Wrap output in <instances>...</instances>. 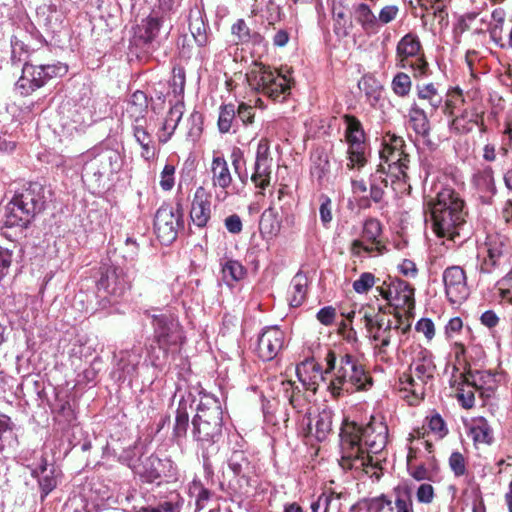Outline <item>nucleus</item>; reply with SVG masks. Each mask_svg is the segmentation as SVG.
Masks as SVG:
<instances>
[{
	"instance_id": "nucleus-1",
	"label": "nucleus",
	"mask_w": 512,
	"mask_h": 512,
	"mask_svg": "<svg viewBox=\"0 0 512 512\" xmlns=\"http://www.w3.org/2000/svg\"><path fill=\"white\" fill-rule=\"evenodd\" d=\"M325 362L327 367L324 373L321 366L313 360H306L297 365V377L306 389L315 392L318 380H324V374L332 371L333 376L328 384V390L335 398L355 391L368 390L372 386V378L354 356L346 353L337 359L335 352L329 350Z\"/></svg>"
},
{
	"instance_id": "nucleus-26",
	"label": "nucleus",
	"mask_w": 512,
	"mask_h": 512,
	"mask_svg": "<svg viewBox=\"0 0 512 512\" xmlns=\"http://www.w3.org/2000/svg\"><path fill=\"white\" fill-rule=\"evenodd\" d=\"M381 235V225L380 222L376 219H368L364 223L363 228V238L366 241L371 242V246H363L364 250L367 252H371L374 249L381 251V245L378 238ZM358 247H362V243L360 241H354L353 250L356 251Z\"/></svg>"
},
{
	"instance_id": "nucleus-31",
	"label": "nucleus",
	"mask_w": 512,
	"mask_h": 512,
	"mask_svg": "<svg viewBox=\"0 0 512 512\" xmlns=\"http://www.w3.org/2000/svg\"><path fill=\"white\" fill-rule=\"evenodd\" d=\"M148 109V99L144 92L136 91L131 95L126 107V114L135 122L145 117Z\"/></svg>"
},
{
	"instance_id": "nucleus-38",
	"label": "nucleus",
	"mask_w": 512,
	"mask_h": 512,
	"mask_svg": "<svg viewBox=\"0 0 512 512\" xmlns=\"http://www.w3.org/2000/svg\"><path fill=\"white\" fill-rule=\"evenodd\" d=\"M307 292V277L302 273H297L290 286V305L293 307L300 306L305 300Z\"/></svg>"
},
{
	"instance_id": "nucleus-10",
	"label": "nucleus",
	"mask_w": 512,
	"mask_h": 512,
	"mask_svg": "<svg viewBox=\"0 0 512 512\" xmlns=\"http://www.w3.org/2000/svg\"><path fill=\"white\" fill-rule=\"evenodd\" d=\"M484 375L480 372L460 373L454 376L452 387L456 390V397L463 408L470 409L475 404V393L481 397H490L493 392L491 386L485 388L483 386Z\"/></svg>"
},
{
	"instance_id": "nucleus-30",
	"label": "nucleus",
	"mask_w": 512,
	"mask_h": 512,
	"mask_svg": "<svg viewBox=\"0 0 512 512\" xmlns=\"http://www.w3.org/2000/svg\"><path fill=\"white\" fill-rule=\"evenodd\" d=\"M259 229L262 235L270 238L279 233L281 229V218L275 208L269 207L262 213Z\"/></svg>"
},
{
	"instance_id": "nucleus-28",
	"label": "nucleus",
	"mask_w": 512,
	"mask_h": 512,
	"mask_svg": "<svg viewBox=\"0 0 512 512\" xmlns=\"http://www.w3.org/2000/svg\"><path fill=\"white\" fill-rule=\"evenodd\" d=\"M332 423L333 412L328 408H324L318 413L314 423H309L310 433L314 434L319 441H323L332 431Z\"/></svg>"
},
{
	"instance_id": "nucleus-12",
	"label": "nucleus",
	"mask_w": 512,
	"mask_h": 512,
	"mask_svg": "<svg viewBox=\"0 0 512 512\" xmlns=\"http://www.w3.org/2000/svg\"><path fill=\"white\" fill-rule=\"evenodd\" d=\"M394 494L393 506L392 501L384 495L364 501L363 505L369 512H381L386 506L393 512H414L411 491L407 486L396 487Z\"/></svg>"
},
{
	"instance_id": "nucleus-4",
	"label": "nucleus",
	"mask_w": 512,
	"mask_h": 512,
	"mask_svg": "<svg viewBox=\"0 0 512 512\" xmlns=\"http://www.w3.org/2000/svg\"><path fill=\"white\" fill-rule=\"evenodd\" d=\"M222 421L220 402L213 396L203 395L192 421L195 440L203 447L217 442L222 433Z\"/></svg>"
},
{
	"instance_id": "nucleus-52",
	"label": "nucleus",
	"mask_w": 512,
	"mask_h": 512,
	"mask_svg": "<svg viewBox=\"0 0 512 512\" xmlns=\"http://www.w3.org/2000/svg\"><path fill=\"white\" fill-rule=\"evenodd\" d=\"M428 428L438 439H442L448 433V429L443 418L439 414H434L427 418Z\"/></svg>"
},
{
	"instance_id": "nucleus-22",
	"label": "nucleus",
	"mask_w": 512,
	"mask_h": 512,
	"mask_svg": "<svg viewBox=\"0 0 512 512\" xmlns=\"http://www.w3.org/2000/svg\"><path fill=\"white\" fill-rule=\"evenodd\" d=\"M364 131L346 133L348 148V169H361L366 165V146L364 144Z\"/></svg>"
},
{
	"instance_id": "nucleus-62",
	"label": "nucleus",
	"mask_w": 512,
	"mask_h": 512,
	"mask_svg": "<svg viewBox=\"0 0 512 512\" xmlns=\"http://www.w3.org/2000/svg\"><path fill=\"white\" fill-rule=\"evenodd\" d=\"M236 114L238 118L242 121V123L245 125L252 123L255 117L253 107L245 103H241L238 105L236 109Z\"/></svg>"
},
{
	"instance_id": "nucleus-7",
	"label": "nucleus",
	"mask_w": 512,
	"mask_h": 512,
	"mask_svg": "<svg viewBox=\"0 0 512 512\" xmlns=\"http://www.w3.org/2000/svg\"><path fill=\"white\" fill-rule=\"evenodd\" d=\"M249 86L257 92L272 98L284 99L290 90L289 79L269 66L255 62L247 73Z\"/></svg>"
},
{
	"instance_id": "nucleus-34",
	"label": "nucleus",
	"mask_w": 512,
	"mask_h": 512,
	"mask_svg": "<svg viewBox=\"0 0 512 512\" xmlns=\"http://www.w3.org/2000/svg\"><path fill=\"white\" fill-rule=\"evenodd\" d=\"M333 19H334V30L337 35L346 36L349 33L350 28L352 27V22L349 17L348 9L341 5V3H337L336 0L333 1Z\"/></svg>"
},
{
	"instance_id": "nucleus-58",
	"label": "nucleus",
	"mask_w": 512,
	"mask_h": 512,
	"mask_svg": "<svg viewBox=\"0 0 512 512\" xmlns=\"http://www.w3.org/2000/svg\"><path fill=\"white\" fill-rule=\"evenodd\" d=\"M449 465L456 476H463L466 473V461L460 452H453L449 458Z\"/></svg>"
},
{
	"instance_id": "nucleus-5",
	"label": "nucleus",
	"mask_w": 512,
	"mask_h": 512,
	"mask_svg": "<svg viewBox=\"0 0 512 512\" xmlns=\"http://www.w3.org/2000/svg\"><path fill=\"white\" fill-rule=\"evenodd\" d=\"M479 271L482 274L501 273L512 262V245L510 240L497 232L487 233L479 242L477 249Z\"/></svg>"
},
{
	"instance_id": "nucleus-61",
	"label": "nucleus",
	"mask_w": 512,
	"mask_h": 512,
	"mask_svg": "<svg viewBox=\"0 0 512 512\" xmlns=\"http://www.w3.org/2000/svg\"><path fill=\"white\" fill-rule=\"evenodd\" d=\"M477 187L482 191L487 192H494L495 186H494V180L489 172H484L482 174H479L475 179Z\"/></svg>"
},
{
	"instance_id": "nucleus-43",
	"label": "nucleus",
	"mask_w": 512,
	"mask_h": 512,
	"mask_svg": "<svg viewBox=\"0 0 512 512\" xmlns=\"http://www.w3.org/2000/svg\"><path fill=\"white\" fill-rule=\"evenodd\" d=\"M236 116V107L234 104H226L221 106L218 128L221 133H228L233 127V123Z\"/></svg>"
},
{
	"instance_id": "nucleus-3",
	"label": "nucleus",
	"mask_w": 512,
	"mask_h": 512,
	"mask_svg": "<svg viewBox=\"0 0 512 512\" xmlns=\"http://www.w3.org/2000/svg\"><path fill=\"white\" fill-rule=\"evenodd\" d=\"M431 212L433 230L439 237L454 240L460 236L466 226L464 201L452 189L445 188L428 203Z\"/></svg>"
},
{
	"instance_id": "nucleus-29",
	"label": "nucleus",
	"mask_w": 512,
	"mask_h": 512,
	"mask_svg": "<svg viewBox=\"0 0 512 512\" xmlns=\"http://www.w3.org/2000/svg\"><path fill=\"white\" fill-rule=\"evenodd\" d=\"M468 429L475 444H490L492 442V429L485 418L472 419L468 424Z\"/></svg>"
},
{
	"instance_id": "nucleus-44",
	"label": "nucleus",
	"mask_w": 512,
	"mask_h": 512,
	"mask_svg": "<svg viewBox=\"0 0 512 512\" xmlns=\"http://www.w3.org/2000/svg\"><path fill=\"white\" fill-rule=\"evenodd\" d=\"M189 426V413L185 404H179L176 410L175 424L173 433L176 438H183L186 436Z\"/></svg>"
},
{
	"instance_id": "nucleus-9",
	"label": "nucleus",
	"mask_w": 512,
	"mask_h": 512,
	"mask_svg": "<svg viewBox=\"0 0 512 512\" xmlns=\"http://www.w3.org/2000/svg\"><path fill=\"white\" fill-rule=\"evenodd\" d=\"M376 291L389 305L404 313L410 314L415 307L414 288L404 280L389 277L376 286Z\"/></svg>"
},
{
	"instance_id": "nucleus-48",
	"label": "nucleus",
	"mask_w": 512,
	"mask_h": 512,
	"mask_svg": "<svg viewBox=\"0 0 512 512\" xmlns=\"http://www.w3.org/2000/svg\"><path fill=\"white\" fill-rule=\"evenodd\" d=\"M379 282L372 273L364 272L353 282V289L357 294H367L369 290Z\"/></svg>"
},
{
	"instance_id": "nucleus-55",
	"label": "nucleus",
	"mask_w": 512,
	"mask_h": 512,
	"mask_svg": "<svg viewBox=\"0 0 512 512\" xmlns=\"http://www.w3.org/2000/svg\"><path fill=\"white\" fill-rule=\"evenodd\" d=\"M190 30L192 33V36L194 37L195 41L199 46H203L207 42L206 34H205V28H204V22L201 18H196L195 20L190 22Z\"/></svg>"
},
{
	"instance_id": "nucleus-21",
	"label": "nucleus",
	"mask_w": 512,
	"mask_h": 512,
	"mask_svg": "<svg viewBox=\"0 0 512 512\" xmlns=\"http://www.w3.org/2000/svg\"><path fill=\"white\" fill-rule=\"evenodd\" d=\"M190 218L194 225L203 228L211 218L210 194L202 186L194 193L191 204Z\"/></svg>"
},
{
	"instance_id": "nucleus-37",
	"label": "nucleus",
	"mask_w": 512,
	"mask_h": 512,
	"mask_svg": "<svg viewBox=\"0 0 512 512\" xmlns=\"http://www.w3.org/2000/svg\"><path fill=\"white\" fill-rule=\"evenodd\" d=\"M409 122L416 134L423 137L429 134V120L423 108L414 105L409 111Z\"/></svg>"
},
{
	"instance_id": "nucleus-51",
	"label": "nucleus",
	"mask_w": 512,
	"mask_h": 512,
	"mask_svg": "<svg viewBox=\"0 0 512 512\" xmlns=\"http://www.w3.org/2000/svg\"><path fill=\"white\" fill-rule=\"evenodd\" d=\"M413 457H414V451L412 448H410L409 453L407 455V464H408V469L410 471V475L418 481L431 479L432 472L428 468H426L424 465H418L415 467L412 466L411 462H412Z\"/></svg>"
},
{
	"instance_id": "nucleus-27",
	"label": "nucleus",
	"mask_w": 512,
	"mask_h": 512,
	"mask_svg": "<svg viewBox=\"0 0 512 512\" xmlns=\"http://www.w3.org/2000/svg\"><path fill=\"white\" fill-rule=\"evenodd\" d=\"M184 113V103L178 100L169 110L168 115L162 126V133L159 135V141L166 143L173 135Z\"/></svg>"
},
{
	"instance_id": "nucleus-49",
	"label": "nucleus",
	"mask_w": 512,
	"mask_h": 512,
	"mask_svg": "<svg viewBox=\"0 0 512 512\" xmlns=\"http://www.w3.org/2000/svg\"><path fill=\"white\" fill-rule=\"evenodd\" d=\"M449 0H418L419 4L425 8L426 10L431 9L434 15L439 19L441 23L447 17V13L445 11L446 4Z\"/></svg>"
},
{
	"instance_id": "nucleus-14",
	"label": "nucleus",
	"mask_w": 512,
	"mask_h": 512,
	"mask_svg": "<svg viewBox=\"0 0 512 512\" xmlns=\"http://www.w3.org/2000/svg\"><path fill=\"white\" fill-rule=\"evenodd\" d=\"M129 288V282L125 273L118 268L106 269L97 283L98 292L103 297H110L113 301H117L121 298L127 289Z\"/></svg>"
},
{
	"instance_id": "nucleus-19",
	"label": "nucleus",
	"mask_w": 512,
	"mask_h": 512,
	"mask_svg": "<svg viewBox=\"0 0 512 512\" xmlns=\"http://www.w3.org/2000/svg\"><path fill=\"white\" fill-rule=\"evenodd\" d=\"M155 332L159 345L164 349L177 346L182 342L183 337L180 325L173 318H157Z\"/></svg>"
},
{
	"instance_id": "nucleus-18",
	"label": "nucleus",
	"mask_w": 512,
	"mask_h": 512,
	"mask_svg": "<svg viewBox=\"0 0 512 512\" xmlns=\"http://www.w3.org/2000/svg\"><path fill=\"white\" fill-rule=\"evenodd\" d=\"M399 391L403 394L410 405H415L426 395L427 390L432 386L429 382L414 376L410 370H407L399 377Z\"/></svg>"
},
{
	"instance_id": "nucleus-6",
	"label": "nucleus",
	"mask_w": 512,
	"mask_h": 512,
	"mask_svg": "<svg viewBox=\"0 0 512 512\" xmlns=\"http://www.w3.org/2000/svg\"><path fill=\"white\" fill-rule=\"evenodd\" d=\"M44 207L42 187L30 185L16 194L5 208L4 223L7 228L17 227L21 230L30 223L32 218Z\"/></svg>"
},
{
	"instance_id": "nucleus-16",
	"label": "nucleus",
	"mask_w": 512,
	"mask_h": 512,
	"mask_svg": "<svg viewBox=\"0 0 512 512\" xmlns=\"http://www.w3.org/2000/svg\"><path fill=\"white\" fill-rule=\"evenodd\" d=\"M269 142L266 138L259 141L256 151L254 173L251 176L256 187L265 189L270 185L272 158L269 156Z\"/></svg>"
},
{
	"instance_id": "nucleus-42",
	"label": "nucleus",
	"mask_w": 512,
	"mask_h": 512,
	"mask_svg": "<svg viewBox=\"0 0 512 512\" xmlns=\"http://www.w3.org/2000/svg\"><path fill=\"white\" fill-rule=\"evenodd\" d=\"M313 165L311 167V175L319 183L328 175L330 171V163L326 154L320 153L312 157Z\"/></svg>"
},
{
	"instance_id": "nucleus-64",
	"label": "nucleus",
	"mask_w": 512,
	"mask_h": 512,
	"mask_svg": "<svg viewBox=\"0 0 512 512\" xmlns=\"http://www.w3.org/2000/svg\"><path fill=\"white\" fill-rule=\"evenodd\" d=\"M416 330L423 333L427 339H432L435 334L434 324L430 319L423 318L416 324Z\"/></svg>"
},
{
	"instance_id": "nucleus-35",
	"label": "nucleus",
	"mask_w": 512,
	"mask_h": 512,
	"mask_svg": "<svg viewBox=\"0 0 512 512\" xmlns=\"http://www.w3.org/2000/svg\"><path fill=\"white\" fill-rule=\"evenodd\" d=\"M354 17L366 32L378 31L377 16L368 5L364 3L357 4L354 7Z\"/></svg>"
},
{
	"instance_id": "nucleus-36",
	"label": "nucleus",
	"mask_w": 512,
	"mask_h": 512,
	"mask_svg": "<svg viewBox=\"0 0 512 512\" xmlns=\"http://www.w3.org/2000/svg\"><path fill=\"white\" fill-rule=\"evenodd\" d=\"M221 272L222 279L229 286H233L236 282L243 279L246 274V270L243 265L239 261L232 259L226 260L222 264Z\"/></svg>"
},
{
	"instance_id": "nucleus-17",
	"label": "nucleus",
	"mask_w": 512,
	"mask_h": 512,
	"mask_svg": "<svg viewBox=\"0 0 512 512\" xmlns=\"http://www.w3.org/2000/svg\"><path fill=\"white\" fill-rule=\"evenodd\" d=\"M285 334L276 326L266 327L258 338L257 352L264 361L274 359L284 347Z\"/></svg>"
},
{
	"instance_id": "nucleus-8",
	"label": "nucleus",
	"mask_w": 512,
	"mask_h": 512,
	"mask_svg": "<svg viewBox=\"0 0 512 512\" xmlns=\"http://www.w3.org/2000/svg\"><path fill=\"white\" fill-rule=\"evenodd\" d=\"M396 65L401 69H411L415 77L428 73V63L417 35L408 33L400 39L396 47Z\"/></svg>"
},
{
	"instance_id": "nucleus-54",
	"label": "nucleus",
	"mask_w": 512,
	"mask_h": 512,
	"mask_svg": "<svg viewBox=\"0 0 512 512\" xmlns=\"http://www.w3.org/2000/svg\"><path fill=\"white\" fill-rule=\"evenodd\" d=\"M399 13V8L396 5H386L384 6L378 16H377V26L378 28L380 25H385L390 22H392L394 19H396L397 15Z\"/></svg>"
},
{
	"instance_id": "nucleus-59",
	"label": "nucleus",
	"mask_w": 512,
	"mask_h": 512,
	"mask_svg": "<svg viewBox=\"0 0 512 512\" xmlns=\"http://www.w3.org/2000/svg\"><path fill=\"white\" fill-rule=\"evenodd\" d=\"M13 261V252L0 245V281L8 274Z\"/></svg>"
},
{
	"instance_id": "nucleus-13",
	"label": "nucleus",
	"mask_w": 512,
	"mask_h": 512,
	"mask_svg": "<svg viewBox=\"0 0 512 512\" xmlns=\"http://www.w3.org/2000/svg\"><path fill=\"white\" fill-rule=\"evenodd\" d=\"M443 283L448 300L453 303H461L469 295L467 277L465 271L459 266H451L443 272Z\"/></svg>"
},
{
	"instance_id": "nucleus-60",
	"label": "nucleus",
	"mask_w": 512,
	"mask_h": 512,
	"mask_svg": "<svg viewBox=\"0 0 512 512\" xmlns=\"http://www.w3.org/2000/svg\"><path fill=\"white\" fill-rule=\"evenodd\" d=\"M336 309L332 306H326V307H323L321 308L317 314H316V318L317 320L325 325V326H330L335 318H336Z\"/></svg>"
},
{
	"instance_id": "nucleus-53",
	"label": "nucleus",
	"mask_w": 512,
	"mask_h": 512,
	"mask_svg": "<svg viewBox=\"0 0 512 512\" xmlns=\"http://www.w3.org/2000/svg\"><path fill=\"white\" fill-rule=\"evenodd\" d=\"M404 140L402 137L395 135L394 133L387 132L382 138V149L389 151H402L404 150Z\"/></svg>"
},
{
	"instance_id": "nucleus-39",
	"label": "nucleus",
	"mask_w": 512,
	"mask_h": 512,
	"mask_svg": "<svg viewBox=\"0 0 512 512\" xmlns=\"http://www.w3.org/2000/svg\"><path fill=\"white\" fill-rule=\"evenodd\" d=\"M417 95L420 100L431 108V111H436L443 102L442 95L433 84L418 87Z\"/></svg>"
},
{
	"instance_id": "nucleus-11",
	"label": "nucleus",
	"mask_w": 512,
	"mask_h": 512,
	"mask_svg": "<svg viewBox=\"0 0 512 512\" xmlns=\"http://www.w3.org/2000/svg\"><path fill=\"white\" fill-rule=\"evenodd\" d=\"M154 227L157 237L163 243H171L177 237L178 230L183 227V210L180 204L176 207L162 205L156 212Z\"/></svg>"
},
{
	"instance_id": "nucleus-25",
	"label": "nucleus",
	"mask_w": 512,
	"mask_h": 512,
	"mask_svg": "<svg viewBox=\"0 0 512 512\" xmlns=\"http://www.w3.org/2000/svg\"><path fill=\"white\" fill-rule=\"evenodd\" d=\"M162 22L163 17H159L155 12L151 13L137 26L135 37L143 41L144 44L151 43L157 37Z\"/></svg>"
},
{
	"instance_id": "nucleus-57",
	"label": "nucleus",
	"mask_w": 512,
	"mask_h": 512,
	"mask_svg": "<svg viewBox=\"0 0 512 512\" xmlns=\"http://www.w3.org/2000/svg\"><path fill=\"white\" fill-rule=\"evenodd\" d=\"M175 167L171 164H166L160 175V187L164 191H170L174 186Z\"/></svg>"
},
{
	"instance_id": "nucleus-2",
	"label": "nucleus",
	"mask_w": 512,
	"mask_h": 512,
	"mask_svg": "<svg viewBox=\"0 0 512 512\" xmlns=\"http://www.w3.org/2000/svg\"><path fill=\"white\" fill-rule=\"evenodd\" d=\"M388 442V427L372 418L364 428L354 422H343L340 430V460L343 469L364 471L381 461L379 455Z\"/></svg>"
},
{
	"instance_id": "nucleus-47",
	"label": "nucleus",
	"mask_w": 512,
	"mask_h": 512,
	"mask_svg": "<svg viewBox=\"0 0 512 512\" xmlns=\"http://www.w3.org/2000/svg\"><path fill=\"white\" fill-rule=\"evenodd\" d=\"M392 90L400 97H404L409 94L411 90V79L409 75L403 72L397 73L392 80Z\"/></svg>"
},
{
	"instance_id": "nucleus-32",
	"label": "nucleus",
	"mask_w": 512,
	"mask_h": 512,
	"mask_svg": "<svg viewBox=\"0 0 512 512\" xmlns=\"http://www.w3.org/2000/svg\"><path fill=\"white\" fill-rule=\"evenodd\" d=\"M398 327H392L390 319L380 320L377 325L368 330V333L376 343H382V346H389L393 333H397Z\"/></svg>"
},
{
	"instance_id": "nucleus-63",
	"label": "nucleus",
	"mask_w": 512,
	"mask_h": 512,
	"mask_svg": "<svg viewBox=\"0 0 512 512\" xmlns=\"http://www.w3.org/2000/svg\"><path fill=\"white\" fill-rule=\"evenodd\" d=\"M282 385L284 386L286 393H289V391L291 390V394L288 395L289 402L294 408L299 409L301 405L300 390L298 389V387H295L294 383L291 381L282 382Z\"/></svg>"
},
{
	"instance_id": "nucleus-23",
	"label": "nucleus",
	"mask_w": 512,
	"mask_h": 512,
	"mask_svg": "<svg viewBox=\"0 0 512 512\" xmlns=\"http://www.w3.org/2000/svg\"><path fill=\"white\" fill-rule=\"evenodd\" d=\"M45 70L43 65L35 66L25 64L23 74L17 81V87L22 90V94H28L46 83Z\"/></svg>"
},
{
	"instance_id": "nucleus-56",
	"label": "nucleus",
	"mask_w": 512,
	"mask_h": 512,
	"mask_svg": "<svg viewBox=\"0 0 512 512\" xmlns=\"http://www.w3.org/2000/svg\"><path fill=\"white\" fill-rule=\"evenodd\" d=\"M498 291L503 300L512 303V268L511 271L498 282Z\"/></svg>"
},
{
	"instance_id": "nucleus-33",
	"label": "nucleus",
	"mask_w": 512,
	"mask_h": 512,
	"mask_svg": "<svg viewBox=\"0 0 512 512\" xmlns=\"http://www.w3.org/2000/svg\"><path fill=\"white\" fill-rule=\"evenodd\" d=\"M231 34L233 41L238 43L260 44L263 40L259 33L251 32L246 22L243 19H238L231 27Z\"/></svg>"
},
{
	"instance_id": "nucleus-40",
	"label": "nucleus",
	"mask_w": 512,
	"mask_h": 512,
	"mask_svg": "<svg viewBox=\"0 0 512 512\" xmlns=\"http://www.w3.org/2000/svg\"><path fill=\"white\" fill-rule=\"evenodd\" d=\"M340 499L333 494L323 493L319 496L317 501L311 504L312 512H339Z\"/></svg>"
},
{
	"instance_id": "nucleus-41",
	"label": "nucleus",
	"mask_w": 512,
	"mask_h": 512,
	"mask_svg": "<svg viewBox=\"0 0 512 512\" xmlns=\"http://www.w3.org/2000/svg\"><path fill=\"white\" fill-rule=\"evenodd\" d=\"M40 472L42 476L39 477V486L43 498L57 486L59 473L55 469L48 471L46 462L40 466Z\"/></svg>"
},
{
	"instance_id": "nucleus-46",
	"label": "nucleus",
	"mask_w": 512,
	"mask_h": 512,
	"mask_svg": "<svg viewBox=\"0 0 512 512\" xmlns=\"http://www.w3.org/2000/svg\"><path fill=\"white\" fill-rule=\"evenodd\" d=\"M464 103L462 91L459 88H454L447 94L445 101L444 113L452 116L456 110H459Z\"/></svg>"
},
{
	"instance_id": "nucleus-20",
	"label": "nucleus",
	"mask_w": 512,
	"mask_h": 512,
	"mask_svg": "<svg viewBox=\"0 0 512 512\" xmlns=\"http://www.w3.org/2000/svg\"><path fill=\"white\" fill-rule=\"evenodd\" d=\"M211 173L213 186L221 188V191L216 192L215 198L217 201L223 202L229 195L227 188L232 183V175L227 161L221 156L214 157L211 163Z\"/></svg>"
},
{
	"instance_id": "nucleus-45",
	"label": "nucleus",
	"mask_w": 512,
	"mask_h": 512,
	"mask_svg": "<svg viewBox=\"0 0 512 512\" xmlns=\"http://www.w3.org/2000/svg\"><path fill=\"white\" fill-rule=\"evenodd\" d=\"M358 315L361 317V320L364 321L367 331L377 325V322L386 318V316L380 312V309L376 310L370 305L361 306L358 310Z\"/></svg>"
},
{
	"instance_id": "nucleus-24",
	"label": "nucleus",
	"mask_w": 512,
	"mask_h": 512,
	"mask_svg": "<svg viewBox=\"0 0 512 512\" xmlns=\"http://www.w3.org/2000/svg\"><path fill=\"white\" fill-rule=\"evenodd\" d=\"M435 369L432 356L426 350L420 351L408 368L414 376H419L430 384H433Z\"/></svg>"
},
{
	"instance_id": "nucleus-50",
	"label": "nucleus",
	"mask_w": 512,
	"mask_h": 512,
	"mask_svg": "<svg viewBox=\"0 0 512 512\" xmlns=\"http://www.w3.org/2000/svg\"><path fill=\"white\" fill-rule=\"evenodd\" d=\"M506 22L503 9L498 8L492 12L489 27L491 38H501V28Z\"/></svg>"
},
{
	"instance_id": "nucleus-15",
	"label": "nucleus",
	"mask_w": 512,
	"mask_h": 512,
	"mask_svg": "<svg viewBox=\"0 0 512 512\" xmlns=\"http://www.w3.org/2000/svg\"><path fill=\"white\" fill-rule=\"evenodd\" d=\"M381 163L378 165L376 174H379V178L384 173L391 175L397 179L407 178V169L409 163V155L402 151H389L380 150Z\"/></svg>"
}]
</instances>
